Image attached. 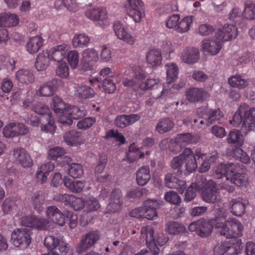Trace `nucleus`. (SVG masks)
<instances>
[{"instance_id": "nucleus-1", "label": "nucleus", "mask_w": 255, "mask_h": 255, "mask_svg": "<svg viewBox=\"0 0 255 255\" xmlns=\"http://www.w3.org/2000/svg\"><path fill=\"white\" fill-rule=\"evenodd\" d=\"M218 210V217L210 220L209 222L204 220H200V224H202L199 228L198 235L201 237L209 236L213 227L218 230L220 235L225 237H242L244 229V226L238 219L227 217L226 208L222 206Z\"/></svg>"}, {"instance_id": "nucleus-2", "label": "nucleus", "mask_w": 255, "mask_h": 255, "mask_svg": "<svg viewBox=\"0 0 255 255\" xmlns=\"http://www.w3.org/2000/svg\"><path fill=\"white\" fill-rule=\"evenodd\" d=\"M51 106L58 117V121L63 124L70 125L72 119H78L86 115V112L75 106H66L57 96H54Z\"/></svg>"}, {"instance_id": "nucleus-3", "label": "nucleus", "mask_w": 255, "mask_h": 255, "mask_svg": "<svg viewBox=\"0 0 255 255\" xmlns=\"http://www.w3.org/2000/svg\"><path fill=\"white\" fill-rule=\"evenodd\" d=\"M230 123L234 127L242 123L241 129L245 134H247L255 128V108H251L246 104H241Z\"/></svg>"}, {"instance_id": "nucleus-4", "label": "nucleus", "mask_w": 255, "mask_h": 255, "mask_svg": "<svg viewBox=\"0 0 255 255\" xmlns=\"http://www.w3.org/2000/svg\"><path fill=\"white\" fill-rule=\"evenodd\" d=\"M237 166L233 163L220 164L213 169V176L220 179L223 176L232 184L239 187L246 185L247 178L245 174L238 173Z\"/></svg>"}, {"instance_id": "nucleus-5", "label": "nucleus", "mask_w": 255, "mask_h": 255, "mask_svg": "<svg viewBox=\"0 0 255 255\" xmlns=\"http://www.w3.org/2000/svg\"><path fill=\"white\" fill-rule=\"evenodd\" d=\"M224 189L229 192H232L234 191V187L227 184H222L216 186L214 181L212 180H206L204 187L202 188V197L203 200L208 203H214L219 201L221 199V196L218 190Z\"/></svg>"}, {"instance_id": "nucleus-6", "label": "nucleus", "mask_w": 255, "mask_h": 255, "mask_svg": "<svg viewBox=\"0 0 255 255\" xmlns=\"http://www.w3.org/2000/svg\"><path fill=\"white\" fill-rule=\"evenodd\" d=\"M171 164L174 169H181L184 167L189 172L195 171L198 167L194 152L189 148H185L181 154L174 157Z\"/></svg>"}, {"instance_id": "nucleus-7", "label": "nucleus", "mask_w": 255, "mask_h": 255, "mask_svg": "<svg viewBox=\"0 0 255 255\" xmlns=\"http://www.w3.org/2000/svg\"><path fill=\"white\" fill-rule=\"evenodd\" d=\"M240 237H226L230 239L216 245L214 249L215 255H238L243 250Z\"/></svg>"}, {"instance_id": "nucleus-8", "label": "nucleus", "mask_w": 255, "mask_h": 255, "mask_svg": "<svg viewBox=\"0 0 255 255\" xmlns=\"http://www.w3.org/2000/svg\"><path fill=\"white\" fill-rule=\"evenodd\" d=\"M161 204L162 202L160 200L147 199L143 202L141 207L133 209L130 212V215L137 218L155 220L158 215L156 209Z\"/></svg>"}, {"instance_id": "nucleus-9", "label": "nucleus", "mask_w": 255, "mask_h": 255, "mask_svg": "<svg viewBox=\"0 0 255 255\" xmlns=\"http://www.w3.org/2000/svg\"><path fill=\"white\" fill-rule=\"evenodd\" d=\"M145 78V74L141 72L136 76V79L137 82H141L139 84V87L142 90H147L153 88L152 92L153 96L155 98L159 99L166 93L167 90L162 86L160 80L157 78L148 79L142 82Z\"/></svg>"}, {"instance_id": "nucleus-10", "label": "nucleus", "mask_w": 255, "mask_h": 255, "mask_svg": "<svg viewBox=\"0 0 255 255\" xmlns=\"http://www.w3.org/2000/svg\"><path fill=\"white\" fill-rule=\"evenodd\" d=\"M67 45L63 44L58 45L51 49V52L49 53L47 51H43L39 53L36 59L35 64L41 63L45 64L48 60L60 63L65 57Z\"/></svg>"}, {"instance_id": "nucleus-11", "label": "nucleus", "mask_w": 255, "mask_h": 255, "mask_svg": "<svg viewBox=\"0 0 255 255\" xmlns=\"http://www.w3.org/2000/svg\"><path fill=\"white\" fill-rule=\"evenodd\" d=\"M32 232L25 228L14 229L11 235V242L16 248L20 249L27 248L31 242Z\"/></svg>"}, {"instance_id": "nucleus-12", "label": "nucleus", "mask_w": 255, "mask_h": 255, "mask_svg": "<svg viewBox=\"0 0 255 255\" xmlns=\"http://www.w3.org/2000/svg\"><path fill=\"white\" fill-rule=\"evenodd\" d=\"M125 6L128 15L137 23L140 22L145 15L144 4L141 0H127Z\"/></svg>"}, {"instance_id": "nucleus-13", "label": "nucleus", "mask_w": 255, "mask_h": 255, "mask_svg": "<svg viewBox=\"0 0 255 255\" xmlns=\"http://www.w3.org/2000/svg\"><path fill=\"white\" fill-rule=\"evenodd\" d=\"M113 29L118 39L123 40L124 42L129 45L135 44L136 36L124 24L119 21H115L113 24Z\"/></svg>"}, {"instance_id": "nucleus-14", "label": "nucleus", "mask_w": 255, "mask_h": 255, "mask_svg": "<svg viewBox=\"0 0 255 255\" xmlns=\"http://www.w3.org/2000/svg\"><path fill=\"white\" fill-rule=\"evenodd\" d=\"M20 220L22 225L37 230H47L50 227V222L46 219L34 215L24 216Z\"/></svg>"}, {"instance_id": "nucleus-15", "label": "nucleus", "mask_w": 255, "mask_h": 255, "mask_svg": "<svg viewBox=\"0 0 255 255\" xmlns=\"http://www.w3.org/2000/svg\"><path fill=\"white\" fill-rule=\"evenodd\" d=\"M194 155L198 160L201 159L203 161L199 168V172L201 173L207 171L210 168L211 163L215 162L218 157V153L216 150L212 151L207 154L199 148L196 149Z\"/></svg>"}, {"instance_id": "nucleus-16", "label": "nucleus", "mask_w": 255, "mask_h": 255, "mask_svg": "<svg viewBox=\"0 0 255 255\" xmlns=\"http://www.w3.org/2000/svg\"><path fill=\"white\" fill-rule=\"evenodd\" d=\"M237 35L238 29L235 25L226 24L216 32L215 37L223 43V41H229L236 38Z\"/></svg>"}, {"instance_id": "nucleus-17", "label": "nucleus", "mask_w": 255, "mask_h": 255, "mask_svg": "<svg viewBox=\"0 0 255 255\" xmlns=\"http://www.w3.org/2000/svg\"><path fill=\"white\" fill-rule=\"evenodd\" d=\"M122 204L121 190L116 189L111 193L109 203L106 207V212L110 213L119 212L121 209Z\"/></svg>"}, {"instance_id": "nucleus-18", "label": "nucleus", "mask_w": 255, "mask_h": 255, "mask_svg": "<svg viewBox=\"0 0 255 255\" xmlns=\"http://www.w3.org/2000/svg\"><path fill=\"white\" fill-rule=\"evenodd\" d=\"M13 156L14 162L26 168L33 165V160L28 153L22 148H16L13 150Z\"/></svg>"}, {"instance_id": "nucleus-19", "label": "nucleus", "mask_w": 255, "mask_h": 255, "mask_svg": "<svg viewBox=\"0 0 255 255\" xmlns=\"http://www.w3.org/2000/svg\"><path fill=\"white\" fill-rule=\"evenodd\" d=\"M100 234L98 232H91L86 235L77 248L78 253L86 251L92 247L99 239Z\"/></svg>"}, {"instance_id": "nucleus-20", "label": "nucleus", "mask_w": 255, "mask_h": 255, "mask_svg": "<svg viewBox=\"0 0 255 255\" xmlns=\"http://www.w3.org/2000/svg\"><path fill=\"white\" fill-rule=\"evenodd\" d=\"M247 204L248 202L245 199L238 197L230 201L229 208L233 215L237 217L241 216L245 213Z\"/></svg>"}, {"instance_id": "nucleus-21", "label": "nucleus", "mask_w": 255, "mask_h": 255, "mask_svg": "<svg viewBox=\"0 0 255 255\" xmlns=\"http://www.w3.org/2000/svg\"><path fill=\"white\" fill-rule=\"evenodd\" d=\"M141 234L143 236H145L146 243L150 251L154 255H157L159 252V250L156 247L153 228L149 226L143 227L141 230Z\"/></svg>"}, {"instance_id": "nucleus-22", "label": "nucleus", "mask_w": 255, "mask_h": 255, "mask_svg": "<svg viewBox=\"0 0 255 255\" xmlns=\"http://www.w3.org/2000/svg\"><path fill=\"white\" fill-rule=\"evenodd\" d=\"M206 179L202 175H198L196 177V180L187 189L185 193V200L189 202L193 200L196 196V193L200 191L204 187Z\"/></svg>"}, {"instance_id": "nucleus-23", "label": "nucleus", "mask_w": 255, "mask_h": 255, "mask_svg": "<svg viewBox=\"0 0 255 255\" xmlns=\"http://www.w3.org/2000/svg\"><path fill=\"white\" fill-rule=\"evenodd\" d=\"M223 43L218 39H205L202 42V48L204 52L211 55H216L222 48Z\"/></svg>"}, {"instance_id": "nucleus-24", "label": "nucleus", "mask_w": 255, "mask_h": 255, "mask_svg": "<svg viewBox=\"0 0 255 255\" xmlns=\"http://www.w3.org/2000/svg\"><path fill=\"white\" fill-rule=\"evenodd\" d=\"M46 215L49 219L59 226H63L65 223L64 215L55 206L48 207L46 210Z\"/></svg>"}, {"instance_id": "nucleus-25", "label": "nucleus", "mask_w": 255, "mask_h": 255, "mask_svg": "<svg viewBox=\"0 0 255 255\" xmlns=\"http://www.w3.org/2000/svg\"><path fill=\"white\" fill-rule=\"evenodd\" d=\"M63 138L68 145L72 146L80 145L85 141V138L81 133L76 130L66 132L63 136Z\"/></svg>"}, {"instance_id": "nucleus-26", "label": "nucleus", "mask_w": 255, "mask_h": 255, "mask_svg": "<svg viewBox=\"0 0 255 255\" xmlns=\"http://www.w3.org/2000/svg\"><path fill=\"white\" fill-rule=\"evenodd\" d=\"M149 152V151L147 150L144 151L141 149V146L138 147L136 144L133 143L129 146L127 157L129 162H132L143 157L144 154L148 155Z\"/></svg>"}, {"instance_id": "nucleus-27", "label": "nucleus", "mask_w": 255, "mask_h": 255, "mask_svg": "<svg viewBox=\"0 0 255 255\" xmlns=\"http://www.w3.org/2000/svg\"><path fill=\"white\" fill-rule=\"evenodd\" d=\"M165 185L169 188H175L180 194H182L186 188L185 182L179 180L171 173H168L165 177Z\"/></svg>"}, {"instance_id": "nucleus-28", "label": "nucleus", "mask_w": 255, "mask_h": 255, "mask_svg": "<svg viewBox=\"0 0 255 255\" xmlns=\"http://www.w3.org/2000/svg\"><path fill=\"white\" fill-rule=\"evenodd\" d=\"M209 96L207 92L197 88H191L186 92L187 99L191 102L202 101Z\"/></svg>"}, {"instance_id": "nucleus-29", "label": "nucleus", "mask_w": 255, "mask_h": 255, "mask_svg": "<svg viewBox=\"0 0 255 255\" xmlns=\"http://www.w3.org/2000/svg\"><path fill=\"white\" fill-rule=\"evenodd\" d=\"M74 94L76 97L86 99L93 98L95 95L93 89L88 86L77 84L74 86Z\"/></svg>"}, {"instance_id": "nucleus-30", "label": "nucleus", "mask_w": 255, "mask_h": 255, "mask_svg": "<svg viewBox=\"0 0 255 255\" xmlns=\"http://www.w3.org/2000/svg\"><path fill=\"white\" fill-rule=\"evenodd\" d=\"M199 54L198 49L189 47L183 51L181 58L183 61L186 64H195L198 62Z\"/></svg>"}, {"instance_id": "nucleus-31", "label": "nucleus", "mask_w": 255, "mask_h": 255, "mask_svg": "<svg viewBox=\"0 0 255 255\" xmlns=\"http://www.w3.org/2000/svg\"><path fill=\"white\" fill-rule=\"evenodd\" d=\"M54 168V164L50 162H48L39 167L36 174L37 181L41 184L45 182L49 172Z\"/></svg>"}, {"instance_id": "nucleus-32", "label": "nucleus", "mask_w": 255, "mask_h": 255, "mask_svg": "<svg viewBox=\"0 0 255 255\" xmlns=\"http://www.w3.org/2000/svg\"><path fill=\"white\" fill-rule=\"evenodd\" d=\"M224 116L223 113L219 109L216 110H208L202 115L203 118L207 122L208 126L220 121Z\"/></svg>"}, {"instance_id": "nucleus-33", "label": "nucleus", "mask_w": 255, "mask_h": 255, "mask_svg": "<svg viewBox=\"0 0 255 255\" xmlns=\"http://www.w3.org/2000/svg\"><path fill=\"white\" fill-rule=\"evenodd\" d=\"M63 183L66 188L74 193L81 192L85 186V181L73 180L67 177H64Z\"/></svg>"}, {"instance_id": "nucleus-34", "label": "nucleus", "mask_w": 255, "mask_h": 255, "mask_svg": "<svg viewBox=\"0 0 255 255\" xmlns=\"http://www.w3.org/2000/svg\"><path fill=\"white\" fill-rule=\"evenodd\" d=\"M227 142L238 147H241L244 144L245 139L244 135L238 129H233L230 131L227 138Z\"/></svg>"}, {"instance_id": "nucleus-35", "label": "nucleus", "mask_w": 255, "mask_h": 255, "mask_svg": "<svg viewBox=\"0 0 255 255\" xmlns=\"http://www.w3.org/2000/svg\"><path fill=\"white\" fill-rule=\"evenodd\" d=\"M150 179V170L148 166H142L136 172V180L138 185L144 186Z\"/></svg>"}, {"instance_id": "nucleus-36", "label": "nucleus", "mask_w": 255, "mask_h": 255, "mask_svg": "<svg viewBox=\"0 0 255 255\" xmlns=\"http://www.w3.org/2000/svg\"><path fill=\"white\" fill-rule=\"evenodd\" d=\"M85 16L92 20H103L107 18V11L102 7L91 8L85 12Z\"/></svg>"}, {"instance_id": "nucleus-37", "label": "nucleus", "mask_w": 255, "mask_h": 255, "mask_svg": "<svg viewBox=\"0 0 255 255\" xmlns=\"http://www.w3.org/2000/svg\"><path fill=\"white\" fill-rule=\"evenodd\" d=\"M60 80L58 79H52L41 86L37 94L41 96L48 97L51 96L54 91L55 88L58 82Z\"/></svg>"}, {"instance_id": "nucleus-38", "label": "nucleus", "mask_w": 255, "mask_h": 255, "mask_svg": "<svg viewBox=\"0 0 255 255\" xmlns=\"http://www.w3.org/2000/svg\"><path fill=\"white\" fill-rule=\"evenodd\" d=\"M228 83L231 87L239 90L244 89L249 85L248 81L238 74L229 77Z\"/></svg>"}, {"instance_id": "nucleus-39", "label": "nucleus", "mask_w": 255, "mask_h": 255, "mask_svg": "<svg viewBox=\"0 0 255 255\" xmlns=\"http://www.w3.org/2000/svg\"><path fill=\"white\" fill-rule=\"evenodd\" d=\"M43 45V39L39 36L32 37L27 43L26 49L30 53L37 52Z\"/></svg>"}, {"instance_id": "nucleus-40", "label": "nucleus", "mask_w": 255, "mask_h": 255, "mask_svg": "<svg viewBox=\"0 0 255 255\" xmlns=\"http://www.w3.org/2000/svg\"><path fill=\"white\" fill-rule=\"evenodd\" d=\"M174 126L173 122L169 118L161 119L157 123L156 130L162 134L170 130Z\"/></svg>"}, {"instance_id": "nucleus-41", "label": "nucleus", "mask_w": 255, "mask_h": 255, "mask_svg": "<svg viewBox=\"0 0 255 255\" xmlns=\"http://www.w3.org/2000/svg\"><path fill=\"white\" fill-rule=\"evenodd\" d=\"M165 230L170 235H176L184 233L186 229L178 222L170 221L166 224Z\"/></svg>"}, {"instance_id": "nucleus-42", "label": "nucleus", "mask_w": 255, "mask_h": 255, "mask_svg": "<svg viewBox=\"0 0 255 255\" xmlns=\"http://www.w3.org/2000/svg\"><path fill=\"white\" fill-rule=\"evenodd\" d=\"M146 58L148 64H161L162 60L161 51L158 49L149 50Z\"/></svg>"}, {"instance_id": "nucleus-43", "label": "nucleus", "mask_w": 255, "mask_h": 255, "mask_svg": "<svg viewBox=\"0 0 255 255\" xmlns=\"http://www.w3.org/2000/svg\"><path fill=\"white\" fill-rule=\"evenodd\" d=\"M193 21V16H187L181 20H179L176 31L178 33H183L190 29L191 23Z\"/></svg>"}, {"instance_id": "nucleus-44", "label": "nucleus", "mask_w": 255, "mask_h": 255, "mask_svg": "<svg viewBox=\"0 0 255 255\" xmlns=\"http://www.w3.org/2000/svg\"><path fill=\"white\" fill-rule=\"evenodd\" d=\"M45 197L42 192L37 191L34 193L31 198L34 208L40 212L42 211L43 208L42 205L44 201Z\"/></svg>"}, {"instance_id": "nucleus-45", "label": "nucleus", "mask_w": 255, "mask_h": 255, "mask_svg": "<svg viewBox=\"0 0 255 255\" xmlns=\"http://www.w3.org/2000/svg\"><path fill=\"white\" fill-rule=\"evenodd\" d=\"M83 64H90V62H96L99 59L97 52L93 49H87L82 54Z\"/></svg>"}, {"instance_id": "nucleus-46", "label": "nucleus", "mask_w": 255, "mask_h": 255, "mask_svg": "<svg viewBox=\"0 0 255 255\" xmlns=\"http://www.w3.org/2000/svg\"><path fill=\"white\" fill-rule=\"evenodd\" d=\"M32 110L36 113L50 118L51 113L49 107L41 102L36 103L32 107Z\"/></svg>"}, {"instance_id": "nucleus-47", "label": "nucleus", "mask_w": 255, "mask_h": 255, "mask_svg": "<svg viewBox=\"0 0 255 255\" xmlns=\"http://www.w3.org/2000/svg\"><path fill=\"white\" fill-rule=\"evenodd\" d=\"M72 41L74 47H82L87 46L90 41V38L85 34H75Z\"/></svg>"}, {"instance_id": "nucleus-48", "label": "nucleus", "mask_w": 255, "mask_h": 255, "mask_svg": "<svg viewBox=\"0 0 255 255\" xmlns=\"http://www.w3.org/2000/svg\"><path fill=\"white\" fill-rule=\"evenodd\" d=\"M68 174L73 178H79L81 177L84 171L81 164L73 163L69 165Z\"/></svg>"}, {"instance_id": "nucleus-49", "label": "nucleus", "mask_w": 255, "mask_h": 255, "mask_svg": "<svg viewBox=\"0 0 255 255\" xmlns=\"http://www.w3.org/2000/svg\"><path fill=\"white\" fill-rule=\"evenodd\" d=\"M243 15L246 19L249 20L255 19V4L253 2L248 1L245 3Z\"/></svg>"}, {"instance_id": "nucleus-50", "label": "nucleus", "mask_w": 255, "mask_h": 255, "mask_svg": "<svg viewBox=\"0 0 255 255\" xmlns=\"http://www.w3.org/2000/svg\"><path fill=\"white\" fill-rule=\"evenodd\" d=\"M100 207L98 200L93 196H89L85 200V206L86 210L89 212L97 210Z\"/></svg>"}, {"instance_id": "nucleus-51", "label": "nucleus", "mask_w": 255, "mask_h": 255, "mask_svg": "<svg viewBox=\"0 0 255 255\" xmlns=\"http://www.w3.org/2000/svg\"><path fill=\"white\" fill-rule=\"evenodd\" d=\"M64 150L60 147H55L49 149L48 151V157L50 159L57 160L62 159L64 157H67L64 156Z\"/></svg>"}, {"instance_id": "nucleus-52", "label": "nucleus", "mask_w": 255, "mask_h": 255, "mask_svg": "<svg viewBox=\"0 0 255 255\" xmlns=\"http://www.w3.org/2000/svg\"><path fill=\"white\" fill-rule=\"evenodd\" d=\"M165 68L167 71V81L169 83L177 78L178 68L176 65H166Z\"/></svg>"}, {"instance_id": "nucleus-53", "label": "nucleus", "mask_w": 255, "mask_h": 255, "mask_svg": "<svg viewBox=\"0 0 255 255\" xmlns=\"http://www.w3.org/2000/svg\"><path fill=\"white\" fill-rule=\"evenodd\" d=\"M195 141L193 136L190 133L178 134L175 138V142L179 144H187Z\"/></svg>"}, {"instance_id": "nucleus-54", "label": "nucleus", "mask_w": 255, "mask_h": 255, "mask_svg": "<svg viewBox=\"0 0 255 255\" xmlns=\"http://www.w3.org/2000/svg\"><path fill=\"white\" fill-rule=\"evenodd\" d=\"M234 156L237 159L239 160L245 164H249L250 161V158L241 148H237L234 151Z\"/></svg>"}, {"instance_id": "nucleus-55", "label": "nucleus", "mask_w": 255, "mask_h": 255, "mask_svg": "<svg viewBox=\"0 0 255 255\" xmlns=\"http://www.w3.org/2000/svg\"><path fill=\"white\" fill-rule=\"evenodd\" d=\"M164 199L172 204H178L181 202L180 196L174 191H169L164 194Z\"/></svg>"}, {"instance_id": "nucleus-56", "label": "nucleus", "mask_w": 255, "mask_h": 255, "mask_svg": "<svg viewBox=\"0 0 255 255\" xmlns=\"http://www.w3.org/2000/svg\"><path fill=\"white\" fill-rule=\"evenodd\" d=\"M16 76L18 80L21 82H31L33 80L32 75L27 70L22 69L18 70Z\"/></svg>"}, {"instance_id": "nucleus-57", "label": "nucleus", "mask_w": 255, "mask_h": 255, "mask_svg": "<svg viewBox=\"0 0 255 255\" xmlns=\"http://www.w3.org/2000/svg\"><path fill=\"white\" fill-rule=\"evenodd\" d=\"M59 242L57 238L53 236H48L45 238L44 244L47 249L53 250L57 247Z\"/></svg>"}, {"instance_id": "nucleus-58", "label": "nucleus", "mask_w": 255, "mask_h": 255, "mask_svg": "<svg viewBox=\"0 0 255 255\" xmlns=\"http://www.w3.org/2000/svg\"><path fill=\"white\" fill-rule=\"evenodd\" d=\"M180 20V15L177 14H173L168 17L166 20V26L168 28L174 29L176 30Z\"/></svg>"}, {"instance_id": "nucleus-59", "label": "nucleus", "mask_w": 255, "mask_h": 255, "mask_svg": "<svg viewBox=\"0 0 255 255\" xmlns=\"http://www.w3.org/2000/svg\"><path fill=\"white\" fill-rule=\"evenodd\" d=\"M46 119L48 123L46 125L42 124L41 127V129L45 132H49L53 134L54 133L56 128L54 120L51 116H50V118L46 117Z\"/></svg>"}, {"instance_id": "nucleus-60", "label": "nucleus", "mask_w": 255, "mask_h": 255, "mask_svg": "<svg viewBox=\"0 0 255 255\" xmlns=\"http://www.w3.org/2000/svg\"><path fill=\"white\" fill-rule=\"evenodd\" d=\"M3 18H5L6 27H7L15 26L19 22V18L15 14L5 13V17H3Z\"/></svg>"}, {"instance_id": "nucleus-61", "label": "nucleus", "mask_w": 255, "mask_h": 255, "mask_svg": "<svg viewBox=\"0 0 255 255\" xmlns=\"http://www.w3.org/2000/svg\"><path fill=\"white\" fill-rule=\"evenodd\" d=\"M95 122L94 119L91 118H87L79 121L77 127L79 129L85 130L90 128Z\"/></svg>"}, {"instance_id": "nucleus-62", "label": "nucleus", "mask_w": 255, "mask_h": 255, "mask_svg": "<svg viewBox=\"0 0 255 255\" xmlns=\"http://www.w3.org/2000/svg\"><path fill=\"white\" fill-rule=\"evenodd\" d=\"M3 134L6 138L16 136L15 123H10L6 125L3 128Z\"/></svg>"}, {"instance_id": "nucleus-63", "label": "nucleus", "mask_w": 255, "mask_h": 255, "mask_svg": "<svg viewBox=\"0 0 255 255\" xmlns=\"http://www.w3.org/2000/svg\"><path fill=\"white\" fill-rule=\"evenodd\" d=\"M106 136L108 137H113L117 141H119L120 143L124 144L126 142V139L123 135L118 132L117 130H110L106 133Z\"/></svg>"}, {"instance_id": "nucleus-64", "label": "nucleus", "mask_w": 255, "mask_h": 255, "mask_svg": "<svg viewBox=\"0 0 255 255\" xmlns=\"http://www.w3.org/2000/svg\"><path fill=\"white\" fill-rule=\"evenodd\" d=\"M214 30L213 26L207 23L201 24L198 28L199 34L203 36L208 35L212 33Z\"/></svg>"}]
</instances>
